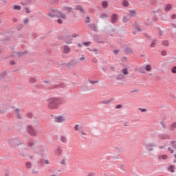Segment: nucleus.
<instances>
[{
    "instance_id": "obj_1",
    "label": "nucleus",
    "mask_w": 176,
    "mask_h": 176,
    "mask_svg": "<svg viewBox=\"0 0 176 176\" xmlns=\"http://www.w3.org/2000/svg\"><path fill=\"white\" fill-rule=\"evenodd\" d=\"M47 102L50 109H58L60 105L63 104V100L59 98H50L47 99Z\"/></svg>"
},
{
    "instance_id": "obj_2",
    "label": "nucleus",
    "mask_w": 176,
    "mask_h": 176,
    "mask_svg": "<svg viewBox=\"0 0 176 176\" xmlns=\"http://www.w3.org/2000/svg\"><path fill=\"white\" fill-rule=\"evenodd\" d=\"M51 12L52 13H48L50 17H58V19H65L66 17L65 14L57 10L51 9Z\"/></svg>"
},
{
    "instance_id": "obj_3",
    "label": "nucleus",
    "mask_w": 176,
    "mask_h": 176,
    "mask_svg": "<svg viewBox=\"0 0 176 176\" xmlns=\"http://www.w3.org/2000/svg\"><path fill=\"white\" fill-rule=\"evenodd\" d=\"M8 143L11 144V148H16V146H19V145H23V142H20V140L17 138L14 139L8 140Z\"/></svg>"
},
{
    "instance_id": "obj_4",
    "label": "nucleus",
    "mask_w": 176,
    "mask_h": 176,
    "mask_svg": "<svg viewBox=\"0 0 176 176\" xmlns=\"http://www.w3.org/2000/svg\"><path fill=\"white\" fill-rule=\"evenodd\" d=\"M79 64V61H78V60H75V59H72L67 65V68L69 69H74V68H75V66Z\"/></svg>"
},
{
    "instance_id": "obj_5",
    "label": "nucleus",
    "mask_w": 176,
    "mask_h": 176,
    "mask_svg": "<svg viewBox=\"0 0 176 176\" xmlns=\"http://www.w3.org/2000/svg\"><path fill=\"white\" fill-rule=\"evenodd\" d=\"M26 131L27 133L32 135V137H35L36 135V132L35 131V129L31 125L27 126Z\"/></svg>"
},
{
    "instance_id": "obj_6",
    "label": "nucleus",
    "mask_w": 176,
    "mask_h": 176,
    "mask_svg": "<svg viewBox=\"0 0 176 176\" xmlns=\"http://www.w3.org/2000/svg\"><path fill=\"white\" fill-rule=\"evenodd\" d=\"M145 148L147 149L148 152H152L155 148H156L155 143H148L145 144Z\"/></svg>"
},
{
    "instance_id": "obj_7",
    "label": "nucleus",
    "mask_w": 176,
    "mask_h": 176,
    "mask_svg": "<svg viewBox=\"0 0 176 176\" xmlns=\"http://www.w3.org/2000/svg\"><path fill=\"white\" fill-rule=\"evenodd\" d=\"M67 16H68V17H75V16H76L75 12L72 11V8H67Z\"/></svg>"
},
{
    "instance_id": "obj_8",
    "label": "nucleus",
    "mask_w": 176,
    "mask_h": 176,
    "mask_svg": "<svg viewBox=\"0 0 176 176\" xmlns=\"http://www.w3.org/2000/svg\"><path fill=\"white\" fill-rule=\"evenodd\" d=\"M65 120V118H64L63 116H59L55 118V122L56 123H63Z\"/></svg>"
},
{
    "instance_id": "obj_9",
    "label": "nucleus",
    "mask_w": 176,
    "mask_h": 176,
    "mask_svg": "<svg viewBox=\"0 0 176 176\" xmlns=\"http://www.w3.org/2000/svg\"><path fill=\"white\" fill-rule=\"evenodd\" d=\"M89 28H90L91 31H94L95 32H97L98 31V29L97 28V25L94 23H89L88 24Z\"/></svg>"
},
{
    "instance_id": "obj_10",
    "label": "nucleus",
    "mask_w": 176,
    "mask_h": 176,
    "mask_svg": "<svg viewBox=\"0 0 176 176\" xmlns=\"http://www.w3.org/2000/svg\"><path fill=\"white\" fill-rule=\"evenodd\" d=\"M158 138L160 140H170V136L168 134H166V133H160L158 135Z\"/></svg>"
},
{
    "instance_id": "obj_11",
    "label": "nucleus",
    "mask_w": 176,
    "mask_h": 176,
    "mask_svg": "<svg viewBox=\"0 0 176 176\" xmlns=\"http://www.w3.org/2000/svg\"><path fill=\"white\" fill-rule=\"evenodd\" d=\"M94 39L96 41V42H98V43H104V41L101 39V36L98 34H96L94 36Z\"/></svg>"
},
{
    "instance_id": "obj_12",
    "label": "nucleus",
    "mask_w": 176,
    "mask_h": 176,
    "mask_svg": "<svg viewBox=\"0 0 176 176\" xmlns=\"http://www.w3.org/2000/svg\"><path fill=\"white\" fill-rule=\"evenodd\" d=\"M111 21L112 24H116V23H118V14H113L111 16Z\"/></svg>"
},
{
    "instance_id": "obj_13",
    "label": "nucleus",
    "mask_w": 176,
    "mask_h": 176,
    "mask_svg": "<svg viewBox=\"0 0 176 176\" xmlns=\"http://www.w3.org/2000/svg\"><path fill=\"white\" fill-rule=\"evenodd\" d=\"M76 10H79L81 14H86V11H85V9H83V7H82L81 6H77L76 8Z\"/></svg>"
},
{
    "instance_id": "obj_14",
    "label": "nucleus",
    "mask_w": 176,
    "mask_h": 176,
    "mask_svg": "<svg viewBox=\"0 0 176 176\" xmlns=\"http://www.w3.org/2000/svg\"><path fill=\"white\" fill-rule=\"evenodd\" d=\"M2 43L6 45L8 42H10V37L7 36L6 38L1 40Z\"/></svg>"
},
{
    "instance_id": "obj_15",
    "label": "nucleus",
    "mask_w": 176,
    "mask_h": 176,
    "mask_svg": "<svg viewBox=\"0 0 176 176\" xmlns=\"http://www.w3.org/2000/svg\"><path fill=\"white\" fill-rule=\"evenodd\" d=\"M72 43V37L71 36H67V44L69 45Z\"/></svg>"
},
{
    "instance_id": "obj_16",
    "label": "nucleus",
    "mask_w": 176,
    "mask_h": 176,
    "mask_svg": "<svg viewBox=\"0 0 176 176\" xmlns=\"http://www.w3.org/2000/svg\"><path fill=\"white\" fill-rule=\"evenodd\" d=\"M58 38L59 39V41H63V42H65V43H67V37L63 36H59L58 37Z\"/></svg>"
},
{
    "instance_id": "obj_17",
    "label": "nucleus",
    "mask_w": 176,
    "mask_h": 176,
    "mask_svg": "<svg viewBox=\"0 0 176 176\" xmlns=\"http://www.w3.org/2000/svg\"><path fill=\"white\" fill-rule=\"evenodd\" d=\"M155 13H157V11H151V14L153 16V21H156V20H157V19L155 17Z\"/></svg>"
},
{
    "instance_id": "obj_18",
    "label": "nucleus",
    "mask_w": 176,
    "mask_h": 176,
    "mask_svg": "<svg viewBox=\"0 0 176 176\" xmlns=\"http://www.w3.org/2000/svg\"><path fill=\"white\" fill-rule=\"evenodd\" d=\"M116 80H123L124 79V76L123 74H120L116 77Z\"/></svg>"
},
{
    "instance_id": "obj_19",
    "label": "nucleus",
    "mask_w": 176,
    "mask_h": 176,
    "mask_svg": "<svg viewBox=\"0 0 176 176\" xmlns=\"http://www.w3.org/2000/svg\"><path fill=\"white\" fill-rule=\"evenodd\" d=\"M102 6L104 9H107L108 8V3L107 1H104L102 2Z\"/></svg>"
},
{
    "instance_id": "obj_20",
    "label": "nucleus",
    "mask_w": 176,
    "mask_h": 176,
    "mask_svg": "<svg viewBox=\"0 0 176 176\" xmlns=\"http://www.w3.org/2000/svg\"><path fill=\"white\" fill-rule=\"evenodd\" d=\"M25 53H27V51L19 52L16 53V56L18 57H21V56H24V54H25Z\"/></svg>"
},
{
    "instance_id": "obj_21",
    "label": "nucleus",
    "mask_w": 176,
    "mask_h": 176,
    "mask_svg": "<svg viewBox=\"0 0 176 176\" xmlns=\"http://www.w3.org/2000/svg\"><path fill=\"white\" fill-rule=\"evenodd\" d=\"M35 144H37L36 141L34 142H28V146H30V148L34 146V145H35Z\"/></svg>"
},
{
    "instance_id": "obj_22",
    "label": "nucleus",
    "mask_w": 176,
    "mask_h": 176,
    "mask_svg": "<svg viewBox=\"0 0 176 176\" xmlns=\"http://www.w3.org/2000/svg\"><path fill=\"white\" fill-rule=\"evenodd\" d=\"M124 52L126 53V54L133 53V49L126 47L124 50Z\"/></svg>"
},
{
    "instance_id": "obj_23",
    "label": "nucleus",
    "mask_w": 176,
    "mask_h": 176,
    "mask_svg": "<svg viewBox=\"0 0 176 176\" xmlns=\"http://www.w3.org/2000/svg\"><path fill=\"white\" fill-rule=\"evenodd\" d=\"M8 73L6 72V71H4L1 73H0V79H2L3 78H5V76H6V74Z\"/></svg>"
},
{
    "instance_id": "obj_24",
    "label": "nucleus",
    "mask_w": 176,
    "mask_h": 176,
    "mask_svg": "<svg viewBox=\"0 0 176 176\" xmlns=\"http://www.w3.org/2000/svg\"><path fill=\"white\" fill-rule=\"evenodd\" d=\"M122 6L124 8H127V6H129V1L127 0H124L122 1Z\"/></svg>"
},
{
    "instance_id": "obj_25",
    "label": "nucleus",
    "mask_w": 176,
    "mask_h": 176,
    "mask_svg": "<svg viewBox=\"0 0 176 176\" xmlns=\"http://www.w3.org/2000/svg\"><path fill=\"white\" fill-rule=\"evenodd\" d=\"M171 5L170 4H168L166 8H165V11L166 12H170V10H171Z\"/></svg>"
},
{
    "instance_id": "obj_26",
    "label": "nucleus",
    "mask_w": 176,
    "mask_h": 176,
    "mask_svg": "<svg viewBox=\"0 0 176 176\" xmlns=\"http://www.w3.org/2000/svg\"><path fill=\"white\" fill-rule=\"evenodd\" d=\"M170 145H171L174 149H176V141L170 142Z\"/></svg>"
},
{
    "instance_id": "obj_27",
    "label": "nucleus",
    "mask_w": 176,
    "mask_h": 176,
    "mask_svg": "<svg viewBox=\"0 0 176 176\" xmlns=\"http://www.w3.org/2000/svg\"><path fill=\"white\" fill-rule=\"evenodd\" d=\"M55 153L57 155V156H60V155H61V148H58L55 151Z\"/></svg>"
},
{
    "instance_id": "obj_28",
    "label": "nucleus",
    "mask_w": 176,
    "mask_h": 176,
    "mask_svg": "<svg viewBox=\"0 0 176 176\" xmlns=\"http://www.w3.org/2000/svg\"><path fill=\"white\" fill-rule=\"evenodd\" d=\"M60 140L61 141V142L65 143L67 141V138L64 135H62L60 138Z\"/></svg>"
},
{
    "instance_id": "obj_29",
    "label": "nucleus",
    "mask_w": 176,
    "mask_h": 176,
    "mask_svg": "<svg viewBox=\"0 0 176 176\" xmlns=\"http://www.w3.org/2000/svg\"><path fill=\"white\" fill-rule=\"evenodd\" d=\"M146 71H147L148 72L152 71V66H151V65H147L146 66Z\"/></svg>"
},
{
    "instance_id": "obj_30",
    "label": "nucleus",
    "mask_w": 176,
    "mask_h": 176,
    "mask_svg": "<svg viewBox=\"0 0 176 176\" xmlns=\"http://www.w3.org/2000/svg\"><path fill=\"white\" fill-rule=\"evenodd\" d=\"M13 9L14 10H21V6H17V5H14V7H13Z\"/></svg>"
},
{
    "instance_id": "obj_31",
    "label": "nucleus",
    "mask_w": 176,
    "mask_h": 176,
    "mask_svg": "<svg viewBox=\"0 0 176 176\" xmlns=\"http://www.w3.org/2000/svg\"><path fill=\"white\" fill-rule=\"evenodd\" d=\"M157 40L153 39L150 45L151 47H155V45H156Z\"/></svg>"
},
{
    "instance_id": "obj_32",
    "label": "nucleus",
    "mask_w": 176,
    "mask_h": 176,
    "mask_svg": "<svg viewBox=\"0 0 176 176\" xmlns=\"http://www.w3.org/2000/svg\"><path fill=\"white\" fill-rule=\"evenodd\" d=\"M175 168V166H173V165H170L168 167V170L169 171H170L171 173H174V169Z\"/></svg>"
},
{
    "instance_id": "obj_33",
    "label": "nucleus",
    "mask_w": 176,
    "mask_h": 176,
    "mask_svg": "<svg viewBox=\"0 0 176 176\" xmlns=\"http://www.w3.org/2000/svg\"><path fill=\"white\" fill-rule=\"evenodd\" d=\"M162 45L164 46H169L170 43L168 42V41L165 40L162 41Z\"/></svg>"
},
{
    "instance_id": "obj_34",
    "label": "nucleus",
    "mask_w": 176,
    "mask_h": 176,
    "mask_svg": "<svg viewBox=\"0 0 176 176\" xmlns=\"http://www.w3.org/2000/svg\"><path fill=\"white\" fill-rule=\"evenodd\" d=\"M122 72L124 75H129V69L127 68H124Z\"/></svg>"
},
{
    "instance_id": "obj_35",
    "label": "nucleus",
    "mask_w": 176,
    "mask_h": 176,
    "mask_svg": "<svg viewBox=\"0 0 176 176\" xmlns=\"http://www.w3.org/2000/svg\"><path fill=\"white\" fill-rule=\"evenodd\" d=\"M174 129H176V122H174L170 125V130L173 131Z\"/></svg>"
},
{
    "instance_id": "obj_36",
    "label": "nucleus",
    "mask_w": 176,
    "mask_h": 176,
    "mask_svg": "<svg viewBox=\"0 0 176 176\" xmlns=\"http://www.w3.org/2000/svg\"><path fill=\"white\" fill-rule=\"evenodd\" d=\"M158 159H163L164 160H167V155H163L162 156L159 155Z\"/></svg>"
},
{
    "instance_id": "obj_37",
    "label": "nucleus",
    "mask_w": 176,
    "mask_h": 176,
    "mask_svg": "<svg viewBox=\"0 0 176 176\" xmlns=\"http://www.w3.org/2000/svg\"><path fill=\"white\" fill-rule=\"evenodd\" d=\"M29 82L30 83H35V82H36V80L34 78H30Z\"/></svg>"
},
{
    "instance_id": "obj_38",
    "label": "nucleus",
    "mask_w": 176,
    "mask_h": 176,
    "mask_svg": "<svg viewBox=\"0 0 176 176\" xmlns=\"http://www.w3.org/2000/svg\"><path fill=\"white\" fill-rule=\"evenodd\" d=\"M88 82L91 83V85H95V83H98V80L93 81L90 79L88 80Z\"/></svg>"
},
{
    "instance_id": "obj_39",
    "label": "nucleus",
    "mask_w": 176,
    "mask_h": 176,
    "mask_svg": "<svg viewBox=\"0 0 176 176\" xmlns=\"http://www.w3.org/2000/svg\"><path fill=\"white\" fill-rule=\"evenodd\" d=\"M105 17H108V14H105V13H102V14H101L100 16V19H104V18H105Z\"/></svg>"
},
{
    "instance_id": "obj_40",
    "label": "nucleus",
    "mask_w": 176,
    "mask_h": 176,
    "mask_svg": "<svg viewBox=\"0 0 176 176\" xmlns=\"http://www.w3.org/2000/svg\"><path fill=\"white\" fill-rule=\"evenodd\" d=\"M129 20H130V17H129V16H125V17L123 19V22H124V23H127V21H129Z\"/></svg>"
},
{
    "instance_id": "obj_41",
    "label": "nucleus",
    "mask_w": 176,
    "mask_h": 176,
    "mask_svg": "<svg viewBox=\"0 0 176 176\" xmlns=\"http://www.w3.org/2000/svg\"><path fill=\"white\" fill-rule=\"evenodd\" d=\"M25 166L28 168H31V166H32L31 162H26Z\"/></svg>"
},
{
    "instance_id": "obj_42",
    "label": "nucleus",
    "mask_w": 176,
    "mask_h": 176,
    "mask_svg": "<svg viewBox=\"0 0 176 176\" xmlns=\"http://www.w3.org/2000/svg\"><path fill=\"white\" fill-rule=\"evenodd\" d=\"M120 168L122 170V171H126V167L124 166V164H121Z\"/></svg>"
},
{
    "instance_id": "obj_43",
    "label": "nucleus",
    "mask_w": 176,
    "mask_h": 176,
    "mask_svg": "<svg viewBox=\"0 0 176 176\" xmlns=\"http://www.w3.org/2000/svg\"><path fill=\"white\" fill-rule=\"evenodd\" d=\"M172 74H176V66H173L171 69Z\"/></svg>"
},
{
    "instance_id": "obj_44",
    "label": "nucleus",
    "mask_w": 176,
    "mask_h": 176,
    "mask_svg": "<svg viewBox=\"0 0 176 176\" xmlns=\"http://www.w3.org/2000/svg\"><path fill=\"white\" fill-rule=\"evenodd\" d=\"M82 90H85V91H89L90 90V88H89L88 86H84V87H82Z\"/></svg>"
},
{
    "instance_id": "obj_45",
    "label": "nucleus",
    "mask_w": 176,
    "mask_h": 176,
    "mask_svg": "<svg viewBox=\"0 0 176 176\" xmlns=\"http://www.w3.org/2000/svg\"><path fill=\"white\" fill-rule=\"evenodd\" d=\"M90 43H91V42H90V41L83 42L82 45H84L85 46H90Z\"/></svg>"
},
{
    "instance_id": "obj_46",
    "label": "nucleus",
    "mask_w": 176,
    "mask_h": 176,
    "mask_svg": "<svg viewBox=\"0 0 176 176\" xmlns=\"http://www.w3.org/2000/svg\"><path fill=\"white\" fill-rule=\"evenodd\" d=\"M129 13H130L131 16H135V10H131L129 11Z\"/></svg>"
},
{
    "instance_id": "obj_47",
    "label": "nucleus",
    "mask_w": 176,
    "mask_h": 176,
    "mask_svg": "<svg viewBox=\"0 0 176 176\" xmlns=\"http://www.w3.org/2000/svg\"><path fill=\"white\" fill-rule=\"evenodd\" d=\"M27 118H28V119H32V113H27Z\"/></svg>"
},
{
    "instance_id": "obj_48",
    "label": "nucleus",
    "mask_w": 176,
    "mask_h": 176,
    "mask_svg": "<svg viewBox=\"0 0 176 176\" xmlns=\"http://www.w3.org/2000/svg\"><path fill=\"white\" fill-rule=\"evenodd\" d=\"M160 124H162L163 129H166V123H164V122L161 121Z\"/></svg>"
},
{
    "instance_id": "obj_49",
    "label": "nucleus",
    "mask_w": 176,
    "mask_h": 176,
    "mask_svg": "<svg viewBox=\"0 0 176 176\" xmlns=\"http://www.w3.org/2000/svg\"><path fill=\"white\" fill-rule=\"evenodd\" d=\"M74 130H76V131H79V124L75 125Z\"/></svg>"
},
{
    "instance_id": "obj_50",
    "label": "nucleus",
    "mask_w": 176,
    "mask_h": 176,
    "mask_svg": "<svg viewBox=\"0 0 176 176\" xmlns=\"http://www.w3.org/2000/svg\"><path fill=\"white\" fill-rule=\"evenodd\" d=\"M123 105L122 104H118L116 106V109H120V108H122Z\"/></svg>"
},
{
    "instance_id": "obj_51",
    "label": "nucleus",
    "mask_w": 176,
    "mask_h": 176,
    "mask_svg": "<svg viewBox=\"0 0 176 176\" xmlns=\"http://www.w3.org/2000/svg\"><path fill=\"white\" fill-rule=\"evenodd\" d=\"M139 72H140V74H145L146 72L142 68H139Z\"/></svg>"
},
{
    "instance_id": "obj_52",
    "label": "nucleus",
    "mask_w": 176,
    "mask_h": 176,
    "mask_svg": "<svg viewBox=\"0 0 176 176\" xmlns=\"http://www.w3.org/2000/svg\"><path fill=\"white\" fill-rule=\"evenodd\" d=\"M85 23H90V16L86 17V21H85Z\"/></svg>"
},
{
    "instance_id": "obj_53",
    "label": "nucleus",
    "mask_w": 176,
    "mask_h": 176,
    "mask_svg": "<svg viewBox=\"0 0 176 176\" xmlns=\"http://www.w3.org/2000/svg\"><path fill=\"white\" fill-rule=\"evenodd\" d=\"M36 87H37V89H44L45 87L43 85H38Z\"/></svg>"
},
{
    "instance_id": "obj_54",
    "label": "nucleus",
    "mask_w": 176,
    "mask_h": 176,
    "mask_svg": "<svg viewBox=\"0 0 176 176\" xmlns=\"http://www.w3.org/2000/svg\"><path fill=\"white\" fill-rule=\"evenodd\" d=\"M92 61H93V63H94L95 64H97V63H98V60H97V58H94L92 59Z\"/></svg>"
},
{
    "instance_id": "obj_55",
    "label": "nucleus",
    "mask_w": 176,
    "mask_h": 176,
    "mask_svg": "<svg viewBox=\"0 0 176 176\" xmlns=\"http://www.w3.org/2000/svg\"><path fill=\"white\" fill-rule=\"evenodd\" d=\"M28 21H29L28 18H26V19H24L23 23H24V24H28Z\"/></svg>"
},
{
    "instance_id": "obj_56",
    "label": "nucleus",
    "mask_w": 176,
    "mask_h": 176,
    "mask_svg": "<svg viewBox=\"0 0 176 176\" xmlns=\"http://www.w3.org/2000/svg\"><path fill=\"white\" fill-rule=\"evenodd\" d=\"M64 51L63 52V53H65V54H67V45H64Z\"/></svg>"
},
{
    "instance_id": "obj_57",
    "label": "nucleus",
    "mask_w": 176,
    "mask_h": 176,
    "mask_svg": "<svg viewBox=\"0 0 176 176\" xmlns=\"http://www.w3.org/2000/svg\"><path fill=\"white\" fill-rule=\"evenodd\" d=\"M138 91H140L139 89H133V90H132V91H131V93H132V94L138 93Z\"/></svg>"
},
{
    "instance_id": "obj_58",
    "label": "nucleus",
    "mask_w": 176,
    "mask_h": 176,
    "mask_svg": "<svg viewBox=\"0 0 176 176\" xmlns=\"http://www.w3.org/2000/svg\"><path fill=\"white\" fill-rule=\"evenodd\" d=\"M170 18L172 19V20H176V14H173V15L170 16Z\"/></svg>"
},
{
    "instance_id": "obj_59",
    "label": "nucleus",
    "mask_w": 176,
    "mask_h": 176,
    "mask_svg": "<svg viewBox=\"0 0 176 176\" xmlns=\"http://www.w3.org/2000/svg\"><path fill=\"white\" fill-rule=\"evenodd\" d=\"M109 102H111V100H108L103 101L102 104H109Z\"/></svg>"
},
{
    "instance_id": "obj_60",
    "label": "nucleus",
    "mask_w": 176,
    "mask_h": 176,
    "mask_svg": "<svg viewBox=\"0 0 176 176\" xmlns=\"http://www.w3.org/2000/svg\"><path fill=\"white\" fill-rule=\"evenodd\" d=\"M168 150L170 152V153H174V150H173L171 147H168Z\"/></svg>"
},
{
    "instance_id": "obj_61",
    "label": "nucleus",
    "mask_w": 176,
    "mask_h": 176,
    "mask_svg": "<svg viewBox=\"0 0 176 176\" xmlns=\"http://www.w3.org/2000/svg\"><path fill=\"white\" fill-rule=\"evenodd\" d=\"M76 36H79V34H73L71 36L72 38H76Z\"/></svg>"
},
{
    "instance_id": "obj_62",
    "label": "nucleus",
    "mask_w": 176,
    "mask_h": 176,
    "mask_svg": "<svg viewBox=\"0 0 176 176\" xmlns=\"http://www.w3.org/2000/svg\"><path fill=\"white\" fill-rule=\"evenodd\" d=\"M138 109H139V111H141V112H146V109L139 108Z\"/></svg>"
},
{
    "instance_id": "obj_63",
    "label": "nucleus",
    "mask_w": 176,
    "mask_h": 176,
    "mask_svg": "<svg viewBox=\"0 0 176 176\" xmlns=\"http://www.w3.org/2000/svg\"><path fill=\"white\" fill-rule=\"evenodd\" d=\"M57 23H58V24H61V23H63V21L59 19L57 20Z\"/></svg>"
},
{
    "instance_id": "obj_64",
    "label": "nucleus",
    "mask_w": 176,
    "mask_h": 176,
    "mask_svg": "<svg viewBox=\"0 0 176 176\" xmlns=\"http://www.w3.org/2000/svg\"><path fill=\"white\" fill-rule=\"evenodd\" d=\"M96 175V173H91L89 174H88V176H95Z\"/></svg>"
}]
</instances>
